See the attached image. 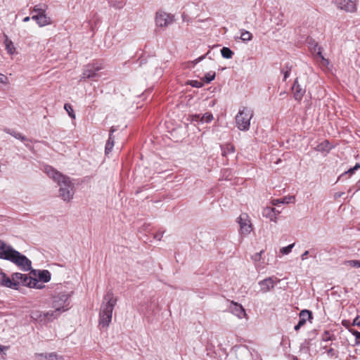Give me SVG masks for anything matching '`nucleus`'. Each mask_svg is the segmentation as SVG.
Segmentation results:
<instances>
[{
	"mask_svg": "<svg viewBox=\"0 0 360 360\" xmlns=\"http://www.w3.org/2000/svg\"><path fill=\"white\" fill-rule=\"evenodd\" d=\"M309 255V251L306 250L301 255V259L304 260L307 259V256Z\"/></svg>",
	"mask_w": 360,
	"mask_h": 360,
	"instance_id": "obj_49",
	"label": "nucleus"
},
{
	"mask_svg": "<svg viewBox=\"0 0 360 360\" xmlns=\"http://www.w3.org/2000/svg\"><path fill=\"white\" fill-rule=\"evenodd\" d=\"M349 331L351 332L352 334L355 336L354 345H360V332H359L356 330H354V329H349Z\"/></svg>",
	"mask_w": 360,
	"mask_h": 360,
	"instance_id": "obj_30",
	"label": "nucleus"
},
{
	"mask_svg": "<svg viewBox=\"0 0 360 360\" xmlns=\"http://www.w3.org/2000/svg\"><path fill=\"white\" fill-rule=\"evenodd\" d=\"M302 327V325H300L299 323L295 326L294 329L297 331L300 329V328Z\"/></svg>",
	"mask_w": 360,
	"mask_h": 360,
	"instance_id": "obj_50",
	"label": "nucleus"
},
{
	"mask_svg": "<svg viewBox=\"0 0 360 360\" xmlns=\"http://www.w3.org/2000/svg\"><path fill=\"white\" fill-rule=\"evenodd\" d=\"M39 281H40L37 278L30 277L27 283H26V286L36 289H41L44 285L42 283H40Z\"/></svg>",
	"mask_w": 360,
	"mask_h": 360,
	"instance_id": "obj_21",
	"label": "nucleus"
},
{
	"mask_svg": "<svg viewBox=\"0 0 360 360\" xmlns=\"http://www.w3.org/2000/svg\"><path fill=\"white\" fill-rule=\"evenodd\" d=\"M117 302V298L113 292L109 290L103 297L99 312V326L103 328L109 326L112 316V311Z\"/></svg>",
	"mask_w": 360,
	"mask_h": 360,
	"instance_id": "obj_4",
	"label": "nucleus"
},
{
	"mask_svg": "<svg viewBox=\"0 0 360 360\" xmlns=\"http://www.w3.org/2000/svg\"><path fill=\"white\" fill-rule=\"evenodd\" d=\"M13 280L14 283H17V289L20 285H22L26 286V283H27L28 279L30 276H28L26 274H22L21 273H14L12 274Z\"/></svg>",
	"mask_w": 360,
	"mask_h": 360,
	"instance_id": "obj_15",
	"label": "nucleus"
},
{
	"mask_svg": "<svg viewBox=\"0 0 360 360\" xmlns=\"http://www.w3.org/2000/svg\"><path fill=\"white\" fill-rule=\"evenodd\" d=\"M8 349V347H7V346L0 345V351L1 352L7 350Z\"/></svg>",
	"mask_w": 360,
	"mask_h": 360,
	"instance_id": "obj_51",
	"label": "nucleus"
},
{
	"mask_svg": "<svg viewBox=\"0 0 360 360\" xmlns=\"http://www.w3.org/2000/svg\"><path fill=\"white\" fill-rule=\"evenodd\" d=\"M17 139H19L22 141H28V139H27L26 136H25L24 135L21 134L20 133H19L18 137H17Z\"/></svg>",
	"mask_w": 360,
	"mask_h": 360,
	"instance_id": "obj_47",
	"label": "nucleus"
},
{
	"mask_svg": "<svg viewBox=\"0 0 360 360\" xmlns=\"http://www.w3.org/2000/svg\"><path fill=\"white\" fill-rule=\"evenodd\" d=\"M359 168H360V165L359 164H356V165L352 167V168H350L349 169H348L347 172H344L340 177H339V179H340L341 177H342L343 176L346 175V174H354V172L358 169Z\"/></svg>",
	"mask_w": 360,
	"mask_h": 360,
	"instance_id": "obj_35",
	"label": "nucleus"
},
{
	"mask_svg": "<svg viewBox=\"0 0 360 360\" xmlns=\"http://www.w3.org/2000/svg\"><path fill=\"white\" fill-rule=\"evenodd\" d=\"M115 131V129H114L113 127L110 128L109 137H108V139L106 142L105 147V154L110 153L112 151V149L114 146L115 139H114V136H112V133Z\"/></svg>",
	"mask_w": 360,
	"mask_h": 360,
	"instance_id": "obj_18",
	"label": "nucleus"
},
{
	"mask_svg": "<svg viewBox=\"0 0 360 360\" xmlns=\"http://www.w3.org/2000/svg\"><path fill=\"white\" fill-rule=\"evenodd\" d=\"M278 282H280V280L278 278L274 276H270L262 281H259L258 285L260 287V291L262 293H266L274 289V286Z\"/></svg>",
	"mask_w": 360,
	"mask_h": 360,
	"instance_id": "obj_10",
	"label": "nucleus"
},
{
	"mask_svg": "<svg viewBox=\"0 0 360 360\" xmlns=\"http://www.w3.org/2000/svg\"><path fill=\"white\" fill-rule=\"evenodd\" d=\"M328 352V354H330V355L333 356V354H334V349H332V348H330V349H329L328 350V352Z\"/></svg>",
	"mask_w": 360,
	"mask_h": 360,
	"instance_id": "obj_52",
	"label": "nucleus"
},
{
	"mask_svg": "<svg viewBox=\"0 0 360 360\" xmlns=\"http://www.w3.org/2000/svg\"><path fill=\"white\" fill-rule=\"evenodd\" d=\"M175 20L174 15L168 13L162 10L155 13V22L158 27L165 28L172 25Z\"/></svg>",
	"mask_w": 360,
	"mask_h": 360,
	"instance_id": "obj_7",
	"label": "nucleus"
},
{
	"mask_svg": "<svg viewBox=\"0 0 360 360\" xmlns=\"http://www.w3.org/2000/svg\"><path fill=\"white\" fill-rule=\"evenodd\" d=\"M344 193H336L335 194V198H340L341 197Z\"/></svg>",
	"mask_w": 360,
	"mask_h": 360,
	"instance_id": "obj_53",
	"label": "nucleus"
},
{
	"mask_svg": "<svg viewBox=\"0 0 360 360\" xmlns=\"http://www.w3.org/2000/svg\"><path fill=\"white\" fill-rule=\"evenodd\" d=\"M0 281L3 285L12 288L17 289V283H14L13 277L11 278L8 277L5 273L0 274Z\"/></svg>",
	"mask_w": 360,
	"mask_h": 360,
	"instance_id": "obj_16",
	"label": "nucleus"
},
{
	"mask_svg": "<svg viewBox=\"0 0 360 360\" xmlns=\"http://www.w3.org/2000/svg\"><path fill=\"white\" fill-rule=\"evenodd\" d=\"M321 340L323 342H327L333 340V337L329 331L325 330L322 334Z\"/></svg>",
	"mask_w": 360,
	"mask_h": 360,
	"instance_id": "obj_37",
	"label": "nucleus"
},
{
	"mask_svg": "<svg viewBox=\"0 0 360 360\" xmlns=\"http://www.w3.org/2000/svg\"><path fill=\"white\" fill-rule=\"evenodd\" d=\"M284 94H285V93H283V94L280 93V95L284 96Z\"/></svg>",
	"mask_w": 360,
	"mask_h": 360,
	"instance_id": "obj_57",
	"label": "nucleus"
},
{
	"mask_svg": "<svg viewBox=\"0 0 360 360\" xmlns=\"http://www.w3.org/2000/svg\"><path fill=\"white\" fill-rule=\"evenodd\" d=\"M293 96L295 100L301 101L303 96L306 92L305 88L302 87L298 82L297 78L295 80L293 86L292 87Z\"/></svg>",
	"mask_w": 360,
	"mask_h": 360,
	"instance_id": "obj_13",
	"label": "nucleus"
},
{
	"mask_svg": "<svg viewBox=\"0 0 360 360\" xmlns=\"http://www.w3.org/2000/svg\"><path fill=\"white\" fill-rule=\"evenodd\" d=\"M221 54L223 58L230 59L233 56V52L228 47H223L221 49Z\"/></svg>",
	"mask_w": 360,
	"mask_h": 360,
	"instance_id": "obj_28",
	"label": "nucleus"
},
{
	"mask_svg": "<svg viewBox=\"0 0 360 360\" xmlns=\"http://www.w3.org/2000/svg\"><path fill=\"white\" fill-rule=\"evenodd\" d=\"M65 110L68 112V115L72 117L75 118V115L72 106L69 103H65L64 105Z\"/></svg>",
	"mask_w": 360,
	"mask_h": 360,
	"instance_id": "obj_36",
	"label": "nucleus"
},
{
	"mask_svg": "<svg viewBox=\"0 0 360 360\" xmlns=\"http://www.w3.org/2000/svg\"><path fill=\"white\" fill-rule=\"evenodd\" d=\"M314 149L316 151H318V152H322V153L328 152L330 150L329 142L328 141H324L321 142V143L318 144L314 148Z\"/></svg>",
	"mask_w": 360,
	"mask_h": 360,
	"instance_id": "obj_25",
	"label": "nucleus"
},
{
	"mask_svg": "<svg viewBox=\"0 0 360 360\" xmlns=\"http://www.w3.org/2000/svg\"><path fill=\"white\" fill-rule=\"evenodd\" d=\"M35 356L37 360H58V355L54 352L49 354L39 353L36 354Z\"/></svg>",
	"mask_w": 360,
	"mask_h": 360,
	"instance_id": "obj_20",
	"label": "nucleus"
},
{
	"mask_svg": "<svg viewBox=\"0 0 360 360\" xmlns=\"http://www.w3.org/2000/svg\"><path fill=\"white\" fill-rule=\"evenodd\" d=\"M294 245H295V244L292 243V244H290V245H288L286 247H283V248H281V250H280L281 253L283 254V255H288V254H289L291 252V250H292V248L294 247Z\"/></svg>",
	"mask_w": 360,
	"mask_h": 360,
	"instance_id": "obj_33",
	"label": "nucleus"
},
{
	"mask_svg": "<svg viewBox=\"0 0 360 360\" xmlns=\"http://www.w3.org/2000/svg\"><path fill=\"white\" fill-rule=\"evenodd\" d=\"M72 292L67 291H55L51 297V311L58 319L60 316L72 308Z\"/></svg>",
	"mask_w": 360,
	"mask_h": 360,
	"instance_id": "obj_3",
	"label": "nucleus"
},
{
	"mask_svg": "<svg viewBox=\"0 0 360 360\" xmlns=\"http://www.w3.org/2000/svg\"><path fill=\"white\" fill-rule=\"evenodd\" d=\"M0 259L8 260L22 271H30L32 268L31 261L24 255L15 250L10 245L0 240Z\"/></svg>",
	"mask_w": 360,
	"mask_h": 360,
	"instance_id": "obj_2",
	"label": "nucleus"
},
{
	"mask_svg": "<svg viewBox=\"0 0 360 360\" xmlns=\"http://www.w3.org/2000/svg\"><path fill=\"white\" fill-rule=\"evenodd\" d=\"M347 264H348L350 266L354 267V268H360V261L359 260H349L346 262Z\"/></svg>",
	"mask_w": 360,
	"mask_h": 360,
	"instance_id": "obj_38",
	"label": "nucleus"
},
{
	"mask_svg": "<svg viewBox=\"0 0 360 360\" xmlns=\"http://www.w3.org/2000/svg\"><path fill=\"white\" fill-rule=\"evenodd\" d=\"M30 318L39 324H46L57 319L51 310L47 311H41L39 310H32L30 312Z\"/></svg>",
	"mask_w": 360,
	"mask_h": 360,
	"instance_id": "obj_6",
	"label": "nucleus"
},
{
	"mask_svg": "<svg viewBox=\"0 0 360 360\" xmlns=\"http://www.w3.org/2000/svg\"><path fill=\"white\" fill-rule=\"evenodd\" d=\"M264 252V250L260 251L258 253H256L252 256V259L255 262L259 261L261 259L262 254Z\"/></svg>",
	"mask_w": 360,
	"mask_h": 360,
	"instance_id": "obj_41",
	"label": "nucleus"
},
{
	"mask_svg": "<svg viewBox=\"0 0 360 360\" xmlns=\"http://www.w3.org/2000/svg\"><path fill=\"white\" fill-rule=\"evenodd\" d=\"M5 131L7 133V134H11L12 136H13L14 138L17 139L18 134H19V132H17L13 129H5Z\"/></svg>",
	"mask_w": 360,
	"mask_h": 360,
	"instance_id": "obj_40",
	"label": "nucleus"
},
{
	"mask_svg": "<svg viewBox=\"0 0 360 360\" xmlns=\"http://www.w3.org/2000/svg\"><path fill=\"white\" fill-rule=\"evenodd\" d=\"M125 2L124 0H113L112 6L117 9H120L123 8Z\"/></svg>",
	"mask_w": 360,
	"mask_h": 360,
	"instance_id": "obj_32",
	"label": "nucleus"
},
{
	"mask_svg": "<svg viewBox=\"0 0 360 360\" xmlns=\"http://www.w3.org/2000/svg\"><path fill=\"white\" fill-rule=\"evenodd\" d=\"M284 94H285V93H283V94L280 93V95L284 96Z\"/></svg>",
	"mask_w": 360,
	"mask_h": 360,
	"instance_id": "obj_58",
	"label": "nucleus"
},
{
	"mask_svg": "<svg viewBox=\"0 0 360 360\" xmlns=\"http://www.w3.org/2000/svg\"><path fill=\"white\" fill-rule=\"evenodd\" d=\"M335 7L346 13H353L357 11L358 0H333Z\"/></svg>",
	"mask_w": 360,
	"mask_h": 360,
	"instance_id": "obj_8",
	"label": "nucleus"
},
{
	"mask_svg": "<svg viewBox=\"0 0 360 360\" xmlns=\"http://www.w3.org/2000/svg\"><path fill=\"white\" fill-rule=\"evenodd\" d=\"M45 172L50 178L57 182L59 188V195L66 202H70L74 197V184L70 177L63 175L51 166L45 167Z\"/></svg>",
	"mask_w": 360,
	"mask_h": 360,
	"instance_id": "obj_1",
	"label": "nucleus"
},
{
	"mask_svg": "<svg viewBox=\"0 0 360 360\" xmlns=\"http://www.w3.org/2000/svg\"><path fill=\"white\" fill-rule=\"evenodd\" d=\"M229 311L239 319H243L247 316L245 309L243 306L233 301L231 302L229 307Z\"/></svg>",
	"mask_w": 360,
	"mask_h": 360,
	"instance_id": "obj_11",
	"label": "nucleus"
},
{
	"mask_svg": "<svg viewBox=\"0 0 360 360\" xmlns=\"http://www.w3.org/2000/svg\"><path fill=\"white\" fill-rule=\"evenodd\" d=\"M288 69L286 70H283V75H284V80H285L289 76L290 73V68H287Z\"/></svg>",
	"mask_w": 360,
	"mask_h": 360,
	"instance_id": "obj_44",
	"label": "nucleus"
},
{
	"mask_svg": "<svg viewBox=\"0 0 360 360\" xmlns=\"http://www.w3.org/2000/svg\"><path fill=\"white\" fill-rule=\"evenodd\" d=\"M163 231H158L155 235V238H156L157 240H160L161 238H162V236H163Z\"/></svg>",
	"mask_w": 360,
	"mask_h": 360,
	"instance_id": "obj_46",
	"label": "nucleus"
},
{
	"mask_svg": "<svg viewBox=\"0 0 360 360\" xmlns=\"http://www.w3.org/2000/svg\"><path fill=\"white\" fill-rule=\"evenodd\" d=\"M213 120V115L210 112H206L205 113L202 117V122H210Z\"/></svg>",
	"mask_w": 360,
	"mask_h": 360,
	"instance_id": "obj_34",
	"label": "nucleus"
},
{
	"mask_svg": "<svg viewBox=\"0 0 360 360\" xmlns=\"http://www.w3.org/2000/svg\"><path fill=\"white\" fill-rule=\"evenodd\" d=\"M240 39L243 41L248 42L252 39V34L249 31L240 30Z\"/></svg>",
	"mask_w": 360,
	"mask_h": 360,
	"instance_id": "obj_26",
	"label": "nucleus"
},
{
	"mask_svg": "<svg viewBox=\"0 0 360 360\" xmlns=\"http://www.w3.org/2000/svg\"><path fill=\"white\" fill-rule=\"evenodd\" d=\"M238 219L241 233L243 234L250 233L252 231V225L248 219V215L245 214H240Z\"/></svg>",
	"mask_w": 360,
	"mask_h": 360,
	"instance_id": "obj_12",
	"label": "nucleus"
},
{
	"mask_svg": "<svg viewBox=\"0 0 360 360\" xmlns=\"http://www.w3.org/2000/svg\"><path fill=\"white\" fill-rule=\"evenodd\" d=\"M187 84H190L191 86L195 88H201L203 86L204 83L201 81L198 80H191Z\"/></svg>",
	"mask_w": 360,
	"mask_h": 360,
	"instance_id": "obj_31",
	"label": "nucleus"
},
{
	"mask_svg": "<svg viewBox=\"0 0 360 360\" xmlns=\"http://www.w3.org/2000/svg\"><path fill=\"white\" fill-rule=\"evenodd\" d=\"M215 76H216L215 72H212V71H210V72H209L205 74V75L202 78V81L203 82L204 84L205 83V84H209L212 80L214 79Z\"/></svg>",
	"mask_w": 360,
	"mask_h": 360,
	"instance_id": "obj_27",
	"label": "nucleus"
},
{
	"mask_svg": "<svg viewBox=\"0 0 360 360\" xmlns=\"http://www.w3.org/2000/svg\"><path fill=\"white\" fill-rule=\"evenodd\" d=\"M209 53H210V52L208 51L205 55L202 56H200V57H199V58H196L195 60H194L193 61V63L195 65V64H197V63H200L201 60H203V59H204V58H205V57L209 54Z\"/></svg>",
	"mask_w": 360,
	"mask_h": 360,
	"instance_id": "obj_43",
	"label": "nucleus"
},
{
	"mask_svg": "<svg viewBox=\"0 0 360 360\" xmlns=\"http://www.w3.org/2000/svg\"><path fill=\"white\" fill-rule=\"evenodd\" d=\"M102 69L103 67L100 64H88L84 68L81 79H91L96 81L97 78L100 76L98 72Z\"/></svg>",
	"mask_w": 360,
	"mask_h": 360,
	"instance_id": "obj_9",
	"label": "nucleus"
},
{
	"mask_svg": "<svg viewBox=\"0 0 360 360\" xmlns=\"http://www.w3.org/2000/svg\"><path fill=\"white\" fill-rule=\"evenodd\" d=\"M4 37H5L4 45H5L7 52L10 55L14 54V53L15 51V48L13 46V41L6 35H5Z\"/></svg>",
	"mask_w": 360,
	"mask_h": 360,
	"instance_id": "obj_22",
	"label": "nucleus"
},
{
	"mask_svg": "<svg viewBox=\"0 0 360 360\" xmlns=\"http://www.w3.org/2000/svg\"><path fill=\"white\" fill-rule=\"evenodd\" d=\"M292 199H294L293 196L285 197L281 199H275L272 200V204L276 206L278 204L289 203Z\"/></svg>",
	"mask_w": 360,
	"mask_h": 360,
	"instance_id": "obj_29",
	"label": "nucleus"
},
{
	"mask_svg": "<svg viewBox=\"0 0 360 360\" xmlns=\"http://www.w3.org/2000/svg\"><path fill=\"white\" fill-rule=\"evenodd\" d=\"M262 215L264 217L269 219L271 221H277L276 208L274 207H266L264 208L262 210Z\"/></svg>",
	"mask_w": 360,
	"mask_h": 360,
	"instance_id": "obj_17",
	"label": "nucleus"
},
{
	"mask_svg": "<svg viewBox=\"0 0 360 360\" xmlns=\"http://www.w3.org/2000/svg\"><path fill=\"white\" fill-rule=\"evenodd\" d=\"M254 116V111L248 107H241L235 117L236 127L240 131H247L250 129V121Z\"/></svg>",
	"mask_w": 360,
	"mask_h": 360,
	"instance_id": "obj_5",
	"label": "nucleus"
},
{
	"mask_svg": "<svg viewBox=\"0 0 360 360\" xmlns=\"http://www.w3.org/2000/svg\"><path fill=\"white\" fill-rule=\"evenodd\" d=\"M312 319L311 312L307 309H303L300 312L298 323L302 326L306 323L307 320Z\"/></svg>",
	"mask_w": 360,
	"mask_h": 360,
	"instance_id": "obj_19",
	"label": "nucleus"
},
{
	"mask_svg": "<svg viewBox=\"0 0 360 360\" xmlns=\"http://www.w3.org/2000/svg\"><path fill=\"white\" fill-rule=\"evenodd\" d=\"M32 19L36 20L37 23L40 26L43 27L51 24V19L47 17L45 14V10H41L39 14L34 15Z\"/></svg>",
	"mask_w": 360,
	"mask_h": 360,
	"instance_id": "obj_14",
	"label": "nucleus"
},
{
	"mask_svg": "<svg viewBox=\"0 0 360 360\" xmlns=\"http://www.w3.org/2000/svg\"><path fill=\"white\" fill-rule=\"evenodd\" d=\"M41 10H44V9L41 8L39 5L35 6L34 8V12L37 13V14H39L41 12Z\"/></svg>",
	"mask_w": 360,
	"mask_h": 360,
	"instance_id": "obj_48",
	"label": "nucleus"
},
{
	"mask_svg": "<svg viewBox=\"0 0 360 360\" xmlns=\"http://www.w3.org/2000/svg\"><path fill=\"white\" fill-rule=\"evenodd\" d=\"M8 82V78L4 74L0 73V83L6 84Z\"/></svg>",
	"mask_w": 360,
	"mask_h": 360,
	"instance_id": "obj_42",
	"label": "nucleus"
},
{
	"mask_svg": "<svg viewBox=\"0 0 360 360\" xmlns=\"http://www.w3.org/2000/svg\"><path fill=\"white\" fill-rule=\"evenodd\" d=\"M314 51H316V55L319 57H320L321 60H325V58H324L323 56L322 55L321 48L320 46H319L318 44H316L314 46Z\"/></svg>",
	"mask_w": 360,
	"mask_h": 360,
	"instance_id": "obj_39",
	"label": "nucleus"
},
{
	"mask_svg": "<svg viewBox=\"0 0 360 360\" xmlns=\"http://www.w3.org/2000/svg\"><path fill=\"white\" fill-rule=\"evenodd\" d=\"M353 326H360V316H356L352 323Z\"/></svg>",
	"mask_w": 360,
	"mask_h": 360,
	"instance_id": "obj_45",
	"label": "nucleus"
},
{
	"mask_svg": "<svg viewBox=\"0 0 360 360\" xmlns=\"http://www.w3.org/2000/svg\"><path fill=\"white\" fill-rule=\"evenodd\" d=\"M38 280L47 283L51 280V273L48 270L39 271L38 274Z\"/></svg>",
	"mask_w": 360,
	"mask_h": 360,
	"instance_id": "obj_24",
	"label": "nucleus"
},
{
	"mask_svg": "<svg viewBox=\"0 0 360 360\" xmlns=\"http://www.w3.org/2000/svg\"><path fill=\"white\" fill-rule=\"evenodd\" d=\"M281 213V211L276 209V217Z\"/></svg>",
	"mask_w": 360,
	"mask_h": 360,
	"instance_id": "obj_55",
	"label": "nucleus"
},
{
	"mask_svg": "<svg viewBox=\"0 0 360 360\" xmlns=\"http://www.w3.org/2000/svg\"><path fill=\"white\" fill-rule=\"evenodd\" d=\"M25 146L27 148H31V146L28 143H25Z\"/></svg>",
	"mask_w": 360,
	"mask_h": 360,
	"instance_id": "obj_56",
	"label": "nucleus"
},
{
	"mask_svg": "<svg viewBox=\"0 0 360 360\" xmlns=\"http://www.w3.org/2000/svg\"><path fill=\"white\" fill-rule=\"evenodd\" d=\"M221 155L226 156L229 154L233 153L235 151V148L232 144L226 143L221 146Z\"/></svg>",
	"mask_w": 360,
	"mask_h": 360,
	"instance_id": "obj_23",
	"label": "nucleus"
},
{
	"mask_svg": "<svg viewBox=\"0 0 360 360\" xmlns=\"http://www.w3.org/2000/svg\"><path fill=\"white\" fill-rule=\"evenodd\" d=\"M30 18L27 16L25 18H24L23 19V22H28L30 20Z\"/></svg>",
	"mask_w": 360,
	"mask_h": 360,
	"instance_id": "obj_54",
	"label": "nucleus"
}]
</instances>
